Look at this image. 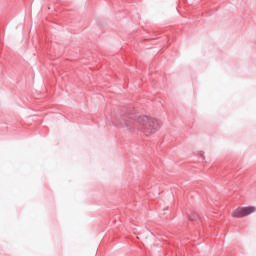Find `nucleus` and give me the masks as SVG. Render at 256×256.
Listing matches in <instances>:
<instances>
[{
  "mask_svg": "<svg viewBox=\"0 0 256 256\" xmlns=\"http://www.w3.org/2000/svg\"><path fill=\"white\" fill-rule=\"evenodd\" d=\"M136 124L138 129H140V131L144 133L146 137L155 135V133L161 129V122L159 120L145 115L138 116L136 119Z\"/></svg>",
  "mask_w": 256,
  "mask_h": 256,
  "instance_id": "f257e3e1",
  "label": "nucleus"
},
{
  "mask_svg": "<svg viewBox=\"0 0 256 256\" xmlns=\"http://www.w3.org/2000/svg\"><path fill=\"white\" fill-rule=\"evenodd\" d=\"M256 208L254 206L248 207H238L232 211V217L236 219H241L243 217H247V215H251V213H255Z\"/></svg>",
  "mask_w": 256,
  "mask_h": 256,
  "instance_id": "f03ea898",
  "label": "nucleus"
}]
</instances>
